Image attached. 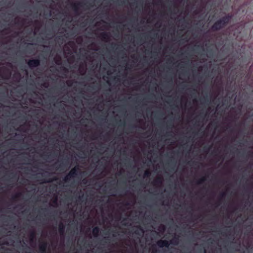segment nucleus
Wrapping results in <instances>:
<instances>
[{
  "mask_svg": "<svg viewBox=\"0 0 253 253\" xmlns=\"http://www.w3.org/2000/svg\"><path fill=\"white\" fill-rule=\"evenodd\" d=\"M39 64V61L38 60H30L28 62V65L30 66H37Z\"/></svg>",
  "mask_w": 253,
  "mask_h": 253,
  "instance_id": "1",
  "label": "nucleus"
},
{
  "mask_svg": "<svg viewBox=\"0 0 253 253\" xmlns=\"http://www.w3.org/2000/svg\"><path fill=\"white\" fill-rule=\"evenodd\" d=\"M158 244L159 246L161 247H168L169 243L167 241H161L158 242Z\"/></svg>",
  "mask_w": 253,
  "mask_h": 253,
  "instance_id": "2",
  "label": "nucleus"
},
{
  "mask_svg": "<svg viewBox=\"0 0 253 253\" xmlns=\"http://www.w3.org/2000/svg\"><path fill=\"white\" fill-rule=\"evenodd\" d=\"M98 230H99V229H98V228H97V227L94 228L93 229V233H94V234H95V233H96L98 232Z\"/></svg>",
  "mask_w": 253,
  "mask_h": 253,
  "instance_id": "3",
  "label": "nucleus"
},
{
  "mask_svg": "<svg viewBox=\"0 0 253 253\" xmlns=\"http://www.w3.org/2000/svg\"><path fill=\"white\" fill-rule=\"evenodd\" d=\"M220 22H221L220 21V22H218V23H215V24L214 26V28H216V29L218 28L217 25H218V24L219 23H220Z\"/></svg>",
  "mask_w": 253,
  "mask_h": 253,
  "instance_id": "4",
  "label": "nucleus"
}]
</instances>
